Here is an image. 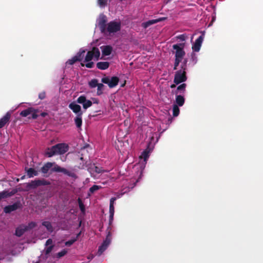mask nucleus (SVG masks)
Wrapping results in <instances>:
<instances>
[{
	"label": "nucleus",
	"instance_id": "e433bc0d",
	"mask_svg": "<svg viewBox=\"0 0 263 263\" xmlns=\"http://www.w3.org/2000/svg\"><path fill=\"white\" fill-rule=\"evenodd\" d=\"M77 62H79V61H78V59L76 58V57L75 56H74L71 59L68 60L66 62V65H72Z\"/></svg>",
	"mask_w": 263,
	"mask_h": 263
},
{
	"label": "nucleus",
	"instance_id": "09e8293b",
	"mask_svg": "<svg viewBox=\"0 0 263 263\" xmlns=\"http://www.w3.org/2000/svg\"><path fill=\"white\" fill-rule=\"evenodd\" d=\"M114 213H109V224L111 225L114 219Z\"/></svg>",
	"mask_w": 263,
	"mask_h": 263
},
{
	"label": "nucleus",
	"instance_id": "f3484780",
	"mask_svg": "<svg viewBox=\"0 0 263 263\" xmlns=\"http://www.w3.org/2000/svg\"><path fill=\"white\" fill-rule=\"evenodd\" d=\"M102 54L107 56L111 54L112 48L109 45L103 46L101 47Z\"/></svg>",
	"mask_w": 263,
	"mask_h": 263
},
{
	"label": "nucleus",
	"instance_id": "f8f14e48",
	"mask_svg": "<svg viewBox=\"0 0 263 263\" xmlns=\"http://www.w3.org/2000/svg\"><path fill=\"white\" fill-rule=\"evenodd\" d=\"M10 116V114L7 112L6 115L0 119V128H3L6 124L9 123Z\"/></svg>",
	"mask_w": 263,
	"mask_h": 263
},
{
	"label": "nucleus",
	"instance_id": "6ab92c4d",
	"mask_svg": "<svg viewBox=\"0 0 263 263\" xmlns=\"http://www.w3.org/2000/svg\"><path fill=\"white\" fill-rule=\"evenodd\" d=\"M53 163L51 162H47L45 163L41 168V171L43 174H47L50 169L51 170V167L53 166Z\"/></svg>",
	"mask_w": 263,
	"mask_h": 263
},
{
	"label": "nucleus",
	"instance_id": "423d86ee",
	"mask_svg": "<svg viewBox=\"0 0 263 263\" xmlns=\"http://www.w3.org/2000/svg\"><path fill=\"white\" fill-rule=\"evenodd\" d=\"M119 79L117 77H112L110 79L108 77L102 78L101 82L104 84H107L110 88L116 87L119 83Z\"/></svg>",
	"mask_w": 263,
	"mask_h": 263
},
{
	"label": "nucleus",
	"instance_id": "bb28decb",
	"mask_svg": "<svg viewBox=\"0 0 263 263\" xmlns=\"http://www.w3.org/2000/svg\"><path fill=\"white\" fill-rule=\"evenodd\" d=\"M90 51L92 52L93 57H95L97 60H98L100 55V52L99 48L97 47H93L92 50Z\"/></svg>",
	"mask_w": 263,
	"mask_h": 263
},
{
	"label": "nucleus",
	"instance_id": "2eb2a0df",
	"mask_svg": "<svg viewBox=\"0 0 263 263\" xmlns=\"http://www.w3.org/2000/svg\"><path fill=\"white\" fill-rule=\"evenodd\" d=\"M82 115L83 112H80L74 119L76 126L79 129L81 128L82 124Z\"/></svg>",
	"mask_w": 263,
	"mask_h": 263
},
{
	"label": "nucleus",
	"instance_id": "f257e3e1",
	"mask_svg": "<svg viewBox=\"0 0 263 263\" xmlns=\"http://www.w3.org/2000/svg\"><path fill=\"white\" fill-rule=\"evenodd\" d=\"M99 27L102 33L106 32L109 34L116 33L121 29V23L120 22L111 21L106 24V20L102 19L98 24Z\"/></svg>",
	"mask_w": 263,
	"mask_h": 263
},
{
	"label": "nucleus",
	"instance_id": "864d4df0",
	"mask_svg": "<svg viewBox=\"0 0 263 263\" xmlns=\"http://www.w3.org/2000/svg\"><path fill=\"white\" fill-rule=\"evenodd\" d=\"M114 212H115L114 206V205H109V213H114Z\"/></svg>",
	"mask_w": 263,
	"mask_h": 263
},
{
	"label": "nucleus",
	"instance_id": "bf43d9fd",
	"mask_svg": "<svg viewBox=\"0 0 263 263\" xmlns=\"http://www.w3.org/2000/svg\"><path fill=\"white\" fill-rule=\"evenodd\" d=\"M176 84L175 83V84H172V85H171V88H175V87H176Z\"/></svg>",
	"mask_w": 263,
	"mask_h": 263
},
{
	"label": "nucleus",
	"instance_id": "603ef678",
	"mask_svg": "<svg viewBox=\"0 0 263 263\" xmlns=\"http://www.w3.org/2000/svg\"><path fill=\"white\" fill-rule=\"evenodd\" d=\"M116 200V198L112 197L110 200V204L109 205H114V201Z\"/></svg>",
	"mask_w": 263,
	"mask_h": 263
},
{
	"label": "nucleus",
	"instance_id": "7ed1b4c3",
	"mask_svg": "<svg viewBox=\"0 0 263 263\" xmlns=\"http://www.w3.org/2000/svg\"><path fill=\"white\" fill-rule=\"evenodd\" d=\"M187 80L186 70L180 69L175 72L174 83L178 85L181 83L184 82Z\"/></svg>",
	"mask_w": 263,
	"mask_h": 263
},
{
	"label": "nucleus",
	"instance_id": "f03ea898",
	"mask_svg": "<svg viewBox=\"0 0 263 263\" xmlns=\"http://www.w3.org/2000/svg\"><path fill=\"white\" fill-rule=\"evenodd\" d=\"M68 150V146L65 143H59L50 148H47L45 152V155L48 157H51L55 155L64 154Z\"/></svg>",
	"mask_w": 263,
	"mask_h": 263
},
{
	"label": "nucleus",
	"instance_id": "1a4fd4ad",
	"mask_svg": "<svg viewBox=\"0 0 263 263\" xmlns=\"http://www.w3.org/2000/svg\"><path fill=\"white\" fill-rule=\"evenodd\" d=\"M77 102L79 104H82L83 107L85 109H87L92 104V102L90 100H87L86 97L84 95L80 96L77 99Z\"/></svg>",
	"mask_w": 263,
	"mask_h": 263
},
{
	"label": "nucleus",
	"instance_id": "58836bf2",
	"mask_svg": "<svg viewBox=\"0 0 263 263\" xmlns=\"http://www.w3.org/2000/svg\"><path fill=\"white\" fill-rule=\"evenodd\" d=\"M182 59L178 58H175L174 65V70H176L180 63L182 61Z\"/></svg>",
	"mask_w": 263,
	"mask_h": 263
},
{
	"label": "nucleus",
	"instance_id": "5701e85b",
	"mask_svg": "<svg viewBox=\"0 0 263 263\" xmlns=\"http://www.w3.org/2000/svg\"><path fill=\"white\" fill-rule=\"evenodd\" d=\"M85 52L86 51L85 50L81 49H80L79 52L76 54L75 57L78 59L79 62H81L83 60L84 57Z\"/></svg>",
	"mask_w": 263,
	"mask_h": 263
},
{
	"label": "nucleus",
	"instance_id": "412c9836",
	"mask_svg": "<svg viewBox=\"0 0 263 263\" xmlns=\"http://www.w3.org/2000/svg\"><path fill=\"white\" fill-rule=\"evenodd\" d=\"M175 101L177 106H182L184 103L185 99L183 96L181 95H177L176 96Z\"/></svg>",
	"mask_w": 263,
	"mask_h": 263
},
{
	"label": "nucleus",
	"instance_id": "c03bdc74",
	"mask_svg": "<svg viewBox=\"0 0 263 263\" xmlns=\"http://www.w3.org/2000/svg\"><path fill=\"white\" fill-rule=\"evenodd\" d=\"M37 110H35L34 108H33V111L31 113V117H29V119L30 118H32V119H35L37 118L38 117V115L37 114Z\"/></svg>",
	"mask_w": 263,
	"mask_h": 263
},
{
	"label": "nucleus",
	"instance_id": "20e7f679",
	"mask_svg": "<svg viewBox=\"0 0 263 263\" xmlns=\"http://www.w3.org/2000/svg\"><path fill=\"white\" fill-rule=\"evenodd\" d=\"M51 184V182L49 181L42 179H37L32 180L31 182L27 183L26 187L29 189H35L37 187L42 185H49Z\"/></svg>",
	"mask_w": 263,
	"mask_h": 263
},
{
	"label": "nucleus",
	"instance_id": "37998d69",
	"mask_svg": "<svg viewBox=\"0 0 263 263\" xmlns=\"http://www.w3.org/2000/svg\"><path fill=\"white\" fill-rule=\"evenodd\" d=\"M79 208L82 212L85 211V206L80 198L78 199Z\"/></svg>",
	"mask_w": 263,
	"mask_h": 263
},
{
	"label": "nucleus",
	"instance_id": "4be33fe9",
	"mask_svg": "<svg viewBox=\"0 0 263 263\" xmlns=\"http://www.w3.org/2000/svg\"><path fill=\"white\" fill-rule=\"evenodd\" d=\"M27 176L29 178L33 177L38 175V172L33 168H29L27 171Z\"/></svg>",
	"mask_w": 263,
	"mask_h": 263
},
{
	"label": "nucleus",
	"instance_id": "4c0bfd02",
	"mask_svg": "<svg viewBox=\"0 0 263 263\" xmlns=\"http://www.w3.org/2000/svg\"><path fill=\"white\" fill-rule=\"evenodd\" d=\"M77 62H79V61H78V59L76 58V57L75 56H74L71 59L68 60L66 62V65H72Z\"/></svg>",
	"mask_w": 263,
	"mask_h": 263
},
{
	"label": "nucleus",
	"instance_id": "473e14b6",
	"mask_svg": "<svg viewBox=\"0 0 263 263\" xmlns=\"http://www.w3.org/2000/svg\"><path fill=\"white\" fill-rule=\"evenodd\" d=\"M102 186L100 185H92L89 190V192L91 194L94 193L96 191L99 190V189H101Z\"/></svg>",
	"mask_w": 263,
	"mask_h": 263
},
{
	"label": "nucleus",
	"instance_id": "49530a36",
	"mask_svg": "<svg viewBox=\"0 0 263 263\" xmlns=\"http://www.w3.org/2000/svg\"><path fill=\"white\" fill-rule=\"evenodd\" d=\"M53 247L54 246L53 245H51L47 247L45 251V255H48L52 251Z\"/></svg>",
	"mask_w": 263,
	"mask_h": 263
},
{
	"label": "nucleus",
	"instance_id": "72a5a7b5",
	"mask_svg": "<svg viewBox=\"0 0 263 263\" xmlns=\"http://www.w3.org/2000/svg\"><path fill=\"white\" fill-rule=\"evenodd\" d=\"M87 62V63L86 64H84V63H81V66L82 67L85 66L86 67L88 68H91L94 66V63L92 62H91V61L89 62Z\"/></svg>",
	"mask_w": 263,
	"mask_h": 263
},
{
	"label": "nucleus",
	"instance_id": "39448f33",
	"mask_svg": "<svg viewBox=\"0 0 263 263\" xmlns=\"http://www.w3.org/2000/svg\"><path fill=\"white\" fill-rule=\"evenodd\" d=\"M111 233L108 232L105 239L103 241L102 245L99 247L97 253L99 256H100L106 250L108 246L111 242Z\"/></svg>",
	"mask_w": 263,
	"mask_h": 263
},
{
	"label": "nucleus",
	"instance_id": "c85d7f7f",
	"mask_svg": "<svg viewBox=\"0 0 263 263\" xmlns=\"http://www.w3.org/2000/svg\"><path fill=\"white\" fill-rule=\"evenodd\" d=\"M97 87V95L98 96H100L103 93V88L104 87V85L102 83H99Z\"/></svg>",
	"mask_w": 263,
	"mask_h": 263
},
{
	"label": "nucleus",
	"instance_id": "a19ab883",
	"mask_svg": "<svg viewBox=\"0 0 263 263\" xmlns=\"http://www.w3.org/2000/svg\"><path fill=\"white\" fill-rule=\"evenodd\" d=\"M107 0H98V4L101 7H104L106 6Z\"/></svg>",
	"mask_w": 263,
	"mask_h": 263
},
{
	"label": "nucleus",
	"instance_id": "79ce46f5",
	"mask_svg": "<svg viewBox=\"0 0 263 263\" xmlns=\"http://www.w3.org/2000/svg\"><path fill=\"white\" fill-rule=\"evenodd\" d=\"M187 60L186 59H184L183 62L181 64L180 68L183 69L184 70H187Z\"/></svg>",
	"mask_w": 263,
	"mask_h": 263
},
{
	"label": "nucleus",
	"instance_id": "5fc2aeb1",
	"mask_svg": "<svg viewBox=\"0 0 263 263\" xmlns=\"http://www.w3.org/2000/svg\"><path fill=\"white\" fill-rule=\"evenodd\" d=\"M81 234V232H80L78 234H77V236L73 238V239H76V241L78 239V238L79 237V236H80Z\"/></svg>",
	"mask_w": 263,
	"mask_h": 263
},
{
	"label": "nucleus",
	"instance_id": "3c124183",
	"mask_svg": "<svg viewBox=\"0 0 263 263\" xmlns=\"http://www.w3.org/2000/svg\"><path fill=\"white\" fill-rule=\"evenodd\" d=\"M52 243V240L50 238V239H48L46 241L45 245L47 246L48 245H51Z\"/></svg>",
	"mask_w": 263,
	"mask_h": 263
},
{
	"label": "nucleus",
	"instance_id": "c756f323",
	"mask_svg": "<svg viewBox=\"0 0 263 263\" xmlns=\"http://www.w3.org/2000/svg\"><path fill=\"white\" fill-rule=\"evenodd\" d=\"M93 58V55L91 51H88L85 56L84 62H89L92 60Z\"/></svg>",
	"mask_w": 263,
	"mask_h": 263
},
{
	"label": "nucleus",
	"instance_id": "a878e982",
	"mask_svg": "<svg viewBox=\"0 0 263 263\" xmlns=\"http://www.w3.org/2000/svg\"><path fill=\"white\" fill-rule=\"evenodd\" d=\"M42 224L47 229L48 232H52L53 231V229L50 222L45 221Z\"/></svg>",
	"mask_w": 263,
	"mask_h": 263
},
{
	"label": "nucleus",
	"instance_id": "c9c22d12",
	"mask_svg": "<svg viewBox=\"0 0 263 263\" xmlns=\"http://www.w3.org/2000/svg\"><path fill=\"white\" fill-rule=\"evenodd\" d=\"M36 226V224L35 222H30L28 223V224L27 226H25V228H26V230L27 231H28L29 230H31L34 228H35Z\"/></svg>",
	"mask_w": 263,
	"mask_h": 263
},
{
	"label": "nucleus",
	"instance_id": "de8ad7c7",
	"mask_svg": "<svg viewBox=\"0 0 263 263\" xmlns=\"http://www.w3.org/2000/svg\"><path fill=\"white\" fill-rule=\"evenodd\" d=\"M186 35L185 34H180L176 37L180 41H184L186 39Z\"/></svg>",
	"mask_w": 263,
	"mask_h": 263
},
{
	"label": "nucleus",
	"instance_id": "052dcab7",
	"mask_svg": "<svg viewBox=\"0 0 263 263\" xmlns=\"http://www.w3.org/2000/svg\"><path fill=\"white\" fill-rule=\"evenodd\" d=\"M195 55V54L194 53H192V56L193 58V57H194Z\"/></svg>",
	"mask_w": 263,
	"mask_h": 263
},
{
	"label": "nucleus",
	"instance_id": "a18cd8bd",
	"mask_svg": "<svg viewBox=\"0 0 263 263\" xmlns=\"http://www.w3.org/2000/svg\"><path fill=\"white\" fill-rule=\"evenodd\" d=\"M76 241V239L72 238L70 240L66 241L65 243V246H71L74 242Z\"/></svg>",
	"mask_w": 263,
	"mask_h": 263
},
{
	"label": "nucleus",
	"instance_id": "dca6fc26",
	"mask_svg": "<svg viewBox=\"0 0 263 263\" xmlns=\"http://www.w3.org/2000/svg\"><path fill=\"white\" fill-rule=\"evenodd\" d=\"M88 170L90 173H96L97 174H101L104 172V170L102 167H99L93 164L88 168Z\"/></svg>",
	"mask_w": 263,
	"mask_h": 263
},
{
	"label": "nucleus",
	"instance_id": "8fccbe9b",
	"mask_svg": "<svg viewBox=\"0 0 263 263\" xmlns=\"http://www.w3.org/2000/svg\"><path fill=\"white\" fill-rule=\"evenodd\" d=\"M45 97H46V93L45 91L41 92L39 95V98L41 100L44 99L45 98Z\"/></svg>",
	"mask_w": 263,
	"mask_h": 263
},
{
	"label": "nucleus",
	"instance_id": "13d9d810",
	"mask_svg": "<svg viewBox=\"0 0 263 263\" xmlns=\"http://www.w3.org/2000/svg\"><path fill=\"white\" fill-rule=\"evenodd\" d=\"M93 103H97L98 104L99 102V101L97 99H93Z\"/></svg>",
	"mask_w": 263,
	"mask_h": 263
},
{
	"label": "nucleus",
	"instance_id": "393cba45",
	"mask_svg": "<svg viewBox=\"0 0 263 263\" xmlns=\"http://www.w3.org/2000/svg\"><path fill=\"white\" fill-rule=\"evenodd\" d=\"M33 111V108L32 107H29L27 108L26 109H25L23 111H22L20 112V115L22 117H27L29 115L31 114V113Z\"/></svg>",
	"mask_w": 263,
	"mask_h": 263
},
{
	"label": "nucleus",
	"instance_id": "2f4dec72",
	"mask_svg": "<svg viewBox=\"0 0 263 263\" xmlns=\"http://www.w3.org/2000/svg\"><path fill=\"white\" fill-rule=\"evenodd\" d=\"M141 158H142L144 159V160L145 161L149 157V151L147 149L144 150L141 154V156H140Z\"/></svg>",
	"mask_w": 263,
	"mask_h": 263
},
{
	"label": "nucleus",
	"instance_id": "0eeeda50",
	"mask_svg": "<svg viewBox=\"0 0 263 263\" xmlns=\"http://www.w3.org/2000/svg\"><path fill=\"white\" fill-rule=\"evenodd\" d=\"M51 172H62L67 176L71 177L73 178H76L77 177L76 174L71 171H69L67 169L61 167L58 165H55L53 167H51Z\"/></svg>",
	"mask_w": 263,
	"mask_h": 263
},
{
	"label": "nucleus",
	"instance_id": "b1692460",
	"mask_svg": "<svg viewBox=\"0 0 263 263\" xmlns=\"http://www.w3.org/2000/svg\"><path fill=\"white\" fill-rule=\"evenodd\" d=\"M159 21V20H149V21H146L145 22H143L142 24V26L143 28H147L148 27L152 25H153L154 24L158 23Z\"/></svg>",
	"mask_w": 263,
	"mask_h": 263
},
{
	"label": "nucleus",
	"instance_id": "ea45409f",
	"mask_svg": "<svg viewBox=\"0 0 263 263\" xmlns=\"http://www.w3.org/2000/svg\"><path fill=\"white\" fill-rule=\"evenodd\" d=\"M67 253V251L66 249L62 250L61 252H59L57 254V258H60L62 257L65 256Z\"/></svg>",
	"mask_w": 263,
	"mask_h": 263
},
{
	"label": "nucleus",
	"instance_id": "ddd939ff",
	"mask_svg": "<svg viewBox=\"0 0 263 263\" xmlns=\"http://www.w3.org/2000/svg\"><path fill=\"white\" fill-rule=\"evenodd\" d=\"M69 107L73 111V112L77 114V115L80 112H82L81 111V106L74 102L70 103L69 105Z\"/></svg>",
	"mask_w": 263,
	"mask_h": 263
},
{
	"label": "nucleus",
	"instance_id": "6e6d98bb",
	"mask_svg": "<svg viewBox=\"0 0 263 263\" xmlns=\"http://www.w3.org/2000/svg\"><path fill=\"white\" fill-rule=\"evenodd\" d=\"M165 19H166V17H161V18H159L158 19H156V20H159V22H161L162 21L165 20Z\"/></svg>",
	"mask_w": 263,
	"mask_h": 263
},
{
	"label": "nucleus",
	"instance_id": "4468645a",
	"mask_svg": "<svg viewBox=\"0 0 263 263\" xmlns=\"http://www.w3.org/2000/svg\"><path fill=\"white\" fill-rule=\"evenodd\" d=\"M186 84L185 83H182L179 85L175 91V95H183L186 91Z\"/></svg>",
	"mask_w": 263,
	"mask_h": 263
},
{
	"label": "nucleus",
	"instance_id": "f704fd0d",
	"mask_svg": "<svg viewBox=\"0 0 263 263\" xmlns=\"http://www.w3.org/2000/svg\"><path fill=\"white\" fill-rule=\"evenodd\" d=\"M80 159L82 161V162L80 163L78 167L80 169H84L87 167L86 162H85V161L84 160V158L82 156L80 157Z\"/></svg>",
	"mask_w": 263,
	"mask_h": 263
},
{
	"label": "nucleus",
	"instance_id": "cd10ccee",
	"mask_svg": "<svg viewBox=\"0 0 263 263\" xmlns=\"http://www.w3.org/2000/svg\"><path fill=\"white\" fill-rule=\"evenodd\" d=\"M98 84V80L96 79H92L88 82L89 86L91 88L96 87Z\"/></svg>",
	"mask_w": 263,
	"mask_h": 263
},
{
	"label": "nucleus",
	"instance_id": "aec40b11",
	"mask_svg": "<svg viewBox=\"0 0 263 263\" xmlns=\"http://www.w3.org/2000/svg\"><path fill=\"white\" fill-rule=\"evenodd\" d=\"M109 66V63L108 62H99L97 63V67L100 70L107 69Z\"/></svg>",
	"mask_w": 263,
	"mask_h": 263
},
{
	"label": "nucleus",
	"instance_id": "6e6552de",
	"mask_svg": "<svg viewBox=\"0 0 263 263\" xmlns=\"http://www.w3.org/2000/svg\"><path fill=\"white\" fill-rule=\"evenodd\" d=\"M184 43L175 44L173 45V49L175 50V58H178L183 59L185 54L183 50Z\"/></svg>",
	"mask_w": 263,
	"mask_h": 263
},
{
	"label": "nucleus",
	"instance_id": "9d476101",
	"mask_svg": "<svg viewBox=\"0 0 263 263\" xmlns=\"http://www.w3.org/2000/svg\"><path fill=\"white\" fill-rule=\"evenodd\" d=\"M203 40V38L202 35H200L196 40L192 46V49L194 51L198 52L200 50Z\"/></svg>",
	"mask_w": 263,
	"mask_h": 263
},
{
	"label": "nucleus",
	"instance_id": "a211bd4d",
	"mask_svg": "<svg viewBox=\"0 0 263 263\" xmlns=\"http://www.w3.org/2000/svg\"><path fill=\"white\" fill-rule=\"evenodd\" d=\"M26 231L27 230L26 228L25 227V225H21L16 229L15 234L18 237H21Z\"/></svg>",
	"mask_w": 263,
	"mask_h": 263
},
{
	"label": "nucleus",
	"instance_id": "4d7b16f0",
	"mask_svg": "<svg viewBox=\"0 0 263 263\" xmlns=\"http://www.w3.org/2000/svg\"><path fill=\"white\" fill-rule=\"evenodd\" d=\"M47 115V114L45 112H43L41 114V116L43 117H45Z\"/></svg>",
	"mask_w": 263,
	"mask_h": 263
},
{
	"label": "nucleus",
	"instance_id": "9b49d317",
	"mask_svg": "<svg viewBox=\"0 0 263 263\" xmlns=\"http://www.w3.org/2000/svg\"><path fill=\"white\" fill-rule=\"evenodd\" d=\"M20 207V203L15 202L12 205L6 206L4 209V211L6 213H10L18 209Z\"/></svg>",
	"mask_w": 263,
	"mask_h": 263
},
{
	"label": "nucleus",
	"instance_id": "7c9ffc66",
	"mask_svg": "<svg viewBox=\"0 0 263 263\" xmlns=\"http://www.w3.org/2000/svg\"><path fill=\"white\" fill-rule=\"evenodd\" d=\"M180 110L178 106L174 105L173 107V115L174 117H177L179 115Z\"/></svg>",
	"mask_w": 263,
	"mask_h": 263
}]
</instances>
